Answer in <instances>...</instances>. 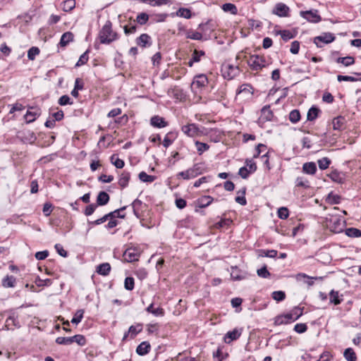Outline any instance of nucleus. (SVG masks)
Wrapping results in <instances>:
<instances>
[{"label": "nucleus", "instance_id": "1", "mask_svg": "<svg viewBox=\"0 0 361 361\" xmlns=\"http://www.w3.org/2000/svg\"><path fill=\"white\" fill-rule=\"evenodd\" d=\"M99 38L102 44H110L118 39V35L112 30V24L109 20L103 25Z\"/></svg>", "mask_w": 361, "mask_h": 361}, {"label": "nucleus", "instance_id": "2", "mask_svg": "<svg viewBox=\"0 0 361 361\" xmlns=\"http://www.w3.org/2000/svg\"><path fill=\"white\" fill-rule=\"evenodd\" d=\"M221 72L225 78L231 80L238 74L239 69L237 66L225 63L222 65Z\"/></svg>", "mask_w": 361, "mask_h": 361}, {"label": "nucleus", "instance_id": "3", "mask_svg": "<svg viewBox=\"0 0 361 361\" xmlns=\"http://www.w3.org/2000/svg\"><path fill=\"white\" fill-rule=\"evenodd\" d=\"M247 63L255 71L261 70L266 66V61L263 56L252 55L247 59Z\"/></svg>", "mask_w": 361, "mask_h": 361}, {"label": "nucleus", "instance_id": "4", "mask_svg": "<svg viewBox=\"0 0 361 361\" xmlns=\"http://www.w3.org/2000/svg\"><path fill=\"white\" fill-rule=\"evenodd\" d=\"M344 223V220L341 218L336 216H332L329 219L327 226L330 228L331 231L334 233H340L343 231Z\"/></svg>", "mask_w": 361, "mask_h": 361}, {"label": "nucleus", "instance_id": "5", "mask_svg": "<svg viewBox=\"0 0 361 361\" xmlns=\"http://www.w3.org/2000/svg\"><path fill=\"white\" fill-rule=\"evenodd\" d=\"M183 133L188 137H195L202 135V132L194 123L188 124L182 127Z\"/></svg>", "mask_w": 361, "mask_h": 361}, {"label": "nucleus", "instance_id": "6", "mask_svg": "<svg viewBox=\"0 0 361 361\" xmlns=\"http://www.w3.org/2000/svg\"><path fill=\"white\" fill-rule=\"evenodd\" d=\"M208 82L207 78L205 75H197L192 84H191V89L193 92H197L198 90H200L203 87H205Z\"/></svg>", "mask_w": 361, "mask_h": 361}, {"label": "nucleus", "instance_id": "7", "mask_svg": "<svg viewBox=\"0 0 361 361\" xmlns=\"http://www.w3.org/2000/svg\"><path fill=\"white\" fill-rule=\"evenodd\" d=\"M140 250L136 247L128 248L124 254V259L128 262H133L137 261L140 257Z\"/></svg>", "mask_w": 361, "mask_h": 361}, {"label": "nucleus", "instance_id": "8", "mask_svg": "<svg viewBox=\"0 0 361 361\" xmlns=\"http://www.w3.org/2000/svg\"><path fill=\"white\" fill-rule=\"evenodd\" d=\"M300 16L310 23H319L321 17L317 10L300 11Z\"/></svg>", "mask_w": 361, "mask_h": 361}, {"label": "nucleus", "instance_id": "9", "mask_svg": "<svg viewBox=\"0 0 361 361\" xmlns=\"http://www.w3.org/2000/svg\"><path fill=\"white\" fill-rule=\"evenodd\" d=\"M201 172L200 171V168L197 166H194L193 167L188 169L185 171H181L178 173V177H181L185 180H188L190 178H193L200 174Z\"/></svg>", "mask_w": 361, "mask_h": 361}, {"label": "nucleus", "instance_id": "10", "mask_svg": "<svg viewBox=\"0 0 361 361\" xmlns=\"http://www.w3.org/2000/svg\"><path fill=\"white\" fill-rule=\"evenodd\" d=\"M334 40V37L331 33H324L320 36H317L314 39V42L317 47H321L319 42H323L325 44L330 43Z\"/></svg>", "mask_w": 361, "mask_h": 361}, {"label": "nucleus", "instance_id": "11", "mask_svg": "<svg viewBox=\"0 0 361 361\" xmlns=\"http://www.w3.org/2000/svg\"><path fill=\"white\" fill-rule=\"evenodd\" d=\"M289 8L284 4H277L274 9L273 13L280 17H285L288 16Z\"/></svg>", "mask_w": 361, "mask_h": 361}, {"label": "nucleus", "instance_id": "12", "mask_svg": "<svg viewBox=\"0 0 361 361\" xmlns=\"http://www.w3.org/2000/svg\"><path fill=\"white\" fill-rule=\"evenodd\" d=\"M39 114L40 111L39 109L32 107L30 111H27L25 115V118L27 123H31L34 121Z\"/></svg>", "mask_w": 361, "mask_h": 361}, {"label": "nucleus", "instance_id": "13", "mask_svg": "<svg viewBox=\"0 0 361 361\" xmlns=\"http://www.w3.org/2000/svg\"><path fill=\"white\" fill-rule=\"evenodd\" d=\"M240 334L241 332L239 330L235 329L233 331L227 332L224 336V341L226 343H230L233 341L238 339Z\"/></svg>", "mask_w": 361, "mask_h": 361}, {"label": "nucleus", "instance_id": "14", "mask_svg": "<svg viewBox=\"0 0 361 361\" xmlns=\"http://www.w3.org/2000/svg\"><path fill=\"white\" fill-rule=\"evenodd\" d=\"M150 123L152 126L156 128H164L167 126V123L162 117L159 116H153L150 120Z\"/></svg>", "mask_w": 361, "mask_h": 361}, {"label": "nucleus", "instance_id": "15", "mask_svg": "<svg viewBox=\"0 0 361 361\" xmlns=\"http://www.w3.org/2000/svg\"><path fill=\"white\" fill-rule=\"evenodd\" d=\"M291 321H295V319H294L293 312H290L286 314L278 317L276 322L279 324H282L289 323Z\"/></svg>", "mask_w": 361, "mask_h": 361}, {"label": "nucleus", "instance_id": "16", "mask_svg": "<svg viewBox=\"0 0 361 361\" xmlns=\"http://www.w3.org/2000/svg\"><path fill=\"white\" fill-rule=\"evenodd\" d=\"M150 40L151 37L147 34H142L136 39V43L137 45L145 47L147 45H150Z\"/></svg>", "mask_w": 361, "mask_h": 361}, {"label": "nucleus", "instance_id": "17", "mask_svg": "<svg viewBox=\"0 0 361 361\" xmlns=\"http://www.w3.org/2000/svg\"><path fill=\"white\" fill-rule=\"evenodd\" d=\"M150 348L149 343L144 341L137 347L136 352L140 355H145L149 353Z\"/></svg>", "mask_w": 361, "mask_h": 361}, {"label": "nucleus", "instance_id": "18", "mask_svg": "<svg viewBox=\"0 0 361 361\" xmlns=\"http://www.w3.org/2000/svg\"><path fill=\"white\" fill-rule=\"evenodd\" d=\"M302 171L304 173L313 175L317 171L316 164L314 162H307L303 164Z\"/></svg>", "mask_w": 361, "mask_h": 361}, {"label": "nucleus", "instance_id": "19", "mask_svg": "<svg viewBox=\"0 0 361 361\" xmlns=\"http://www.w3.org/2000/svg\"><path fill=\"white\" fill-rule=\"evenodd\" d=\"M273 117L272 111L269 107L264 106L261 110L260 119L262 121H271Z\"/></svg>", "mask_w": 361, "mask_h": 361}, {"label": "nucleus", "instance_id": "20", "mask_svg": "<svg viewBox=\"0 0 361 361\" xmlns=\"http://www.w3.org/2000/svg\"><path fill=\"white\" fill-rule=\"evenodd\" d=\"M240 94H245V96L252 95V87L247 84H243L240 85L237 90V95Z\"/></svg>", "mask_w": 361, "mask_h": 361}, {"label": "nucleus", "instance_id": "21", "mask_svg": "<svg viewBox=\"0 0 361 361\" xmlns=\"http://www.w3.org/2000/svg\"><path fill=\"white\" fill-rule=\"evenodd\" d=\"M73 35L71 32H66L63 34L60 40V45L66 47L70 42L73 41Z\"/></svg>", "mask_w": 361, "mask_h": 361}, {"label": "nucleus", "instance_id": "22", "mask_svg": "<svg viewBox=\"0 0 361 361\" xmlns=\"http://www.w3.org/2000/svg\"><path fill=\"white\" fill-rule=\"evenodd\" d=\"M16 280L13 276H6L2 280V286L4 288H13L15 286Z\"/></svg>", "mask_w": 361, "mask_h": 361}, {"label": "nucleus", "instance_id": "23", "mask_svg": "<svg viewBox=\"0 0 361 361\" xmlns=\"http://www.w3.org/2000/svg\"><path fill=\"white\" fill-rule=\"evenodd\" d=\"M146 310L156 317H162L164 314V311L162 308L159 307L154 308L153 304L149 305Z\"/></svg>", "mask_w": 361, "mask_h": 361}, {"label": "nucleus", "instance_id": "24", "mask_svg": "<svg viewBox=\"0 0 361 361\" xmlns=\"http://www.w3.org/2000/svg\"><path fill=\"white\" fill-rule=\"evenodd\" d=\"M129 180H130V173L124 171L120 176V178L118 180V184L122 188H123L128 185Z\"/></svg>", "mask_w": 361, "mask_h": 361}, {"label": "nucleus", "instance_id": "25", "mask_svg": "<svg viewBox=\"0 0 361 361\" xmlns=\"http://www.w3.org/2000/svg\"><path fill=\"white\" fill-rule=\"evenodd\" d=\"M111 270V266L109 263H103L97 267V271L98 274L106 276Z\"/></svg>", "mask_w": 361, "mask_h": 361}, {"label": "nucleus", "instance_id": "26", "mask_svg": "<svg viewBox=\"0 0 361 361\" xmlns=\"http://www.w3.org/2000/svg\"><path fill=\"white\" fill-rule=\"evenodd\" d=\"M109 200V196L106 192H100L97 196V202L99 205H104Z\"/></svg>", "mask_w": 361, "mask_h": 361}, {"label": "nucleus", "instance_id": "27", "mask_svg": "<svg viewBox=\"0 0 361 361\" xmlns=\"http://www.w3.org/2000/svg\"><path fill=\"white\" fill-rule=\"evenodd\" d=\"M222 10L225 12H229L233 15L238 13V9L235 5L231 3H226L222 5Z\"/></svg>", "mask_w": 361, "mask_h": 361}, {"label": "nucleus", "instance_id": "28", "mask_svg": "<svg viewBox=\"0 0 361 361\" xmlns=\"http://www.w3.org/2000/svg\"><path fill=\"white\" fill-rule=\"evenodd\" d=\"M343 356L348 361H356L357 360V356L351 348H348L345 350Z\"/></svg>", "mask_w": 361, "mask_h": 361}, {"label": "nucleus", "instance_id": "29", "mask_svg": "<svg viewBox=\"0 0 361 361\" xmlns=\"http://www.w3.org/2000/svg\"><path fill=\"white\" fill-rule=\"evenodd\" d=\"M75 7V0H66L63 2L62 9L65 12H70Z\"/></svg>", "mask_w": 361, "mask_h": 361}, {"label": "nucleus", "instance_id": "30", "mask_svg": "<svg viewBox=\"0 0 361 361\" xmlns=\"http://www.w3.org/2000/svg\"><path fill=\"white\" fill-rule=\"evenodd\" d=\"M345 233L350 238H359L361 236V231L356 228H348L345 229Z\"/></svg>", "mask_w": 361, "mask_h": 361}, {"label": "nucleus", "instance_id": "31", "mask_svg": "<svg viewBox=\"0 0 361 361\" xmlns=\"http://www.w3.org/2000/svg\"><path fill=\"white\" fill-rule=\"evenodd\" d=\"M186 37L195 40H201L202 35L200 32L194 31L192 30L186 31Z\"/></svg>", "mask_w": 361, "mask_h": 361}, {"label": "nucleus", "instance_id": "32", "mask_svg": "<svg viewBox=\"0 0 361 361\" xmlns=\"http://www.w3.org/2000/svg\"><path fill=\"white\" fill-rule=\"evenodd\" d=\"M337 63H341L345 66H348L355 63V59L352 56L340 57L336 59Z\"/></svg>", "mask_w": 361, "mask_h": 361}, {"label": "nucleus", "instance_id": "33", "mask_svg": "<svg viewBox=\"0 0 361 361\" xmlns=\"http://www.w3.org/2000/svg\"><path fill=\"white\" fill-rule=\"evenodd\" d=\"M111 163L118 169H122L124 166V161L119 159L117 155L113 154L111 158Z\"/></svg>", "mask_w": 361, "mask_h": 361}, {"label": "nucleus", "instance_id": "34", "mask_svg": "<svg viewBox=\"0 0 361 361\" xmlns=\"http://www.w3.org/2000/svg\"><path fill=\"white\" fill-rule=\"evenodd\" d=\"M176 15L179 17H182L186 19H189L191 18V12L188 8H180L177 12Z\"/></svg>", "mask_w": 361, "mask_h": 361}, {"label": "nucleus", "instance_id": "35", "mask_svg": "<svg viewBox=\"0 0 361 361\" xmlns=\"http://www.w3.org/2000/svg\"><path fill=\"white\" fill-rule=\"evenodd\" d=\"M344 124V118L343 117L335 118L332 121L333 128L334 130H340Z\"/></svg>", "mask_w": 361, "mask_h": 361}, {"label": "nucleus", "instance_id": "36", "mask_svg": "<svg viewBox=\"0 0 361 361\" xmlns=\"http://www.w3.org/2000/svg\"><path fill=\"white\" fill-rule=\"evenodd\" d=\"M139 178L142 182L152 183L155 180V176H149L145 172L142 171L139 173Z\"/></svg>", "mask_w": 361, "mask_h": 361}, {"label": "nucleus", "instance_id": "37", "mask_svg": "<svg viewBox=\"0 0 361 361\" xmlns=\"http://www.w3.org/2000/svg\"><path fill=\"white\" fill-rule=\"evenodd\" d=\"M318 165L320 169L324 170L326 169L329 164H331V161L327 157H323L318 160Z\"/></svg>", "mask_w": 361, "mask_h": 361}, {"label": "nucleus", "instance_id": "38", "mask_svg": "<svg viewBox=\"0 0 361 361\" xmlns=\"http://www.w3.org/2000/svg\"><path fill=\"white\" fill-rule=\"evenodd\" d=\"M84 310H78L74 314L73 318L71 319L73 324H79L83 317Z\"/></svg>", "mask_w": 361, "mask_h": 361}, {"label": "nucleus", "instance_id": "39", "mask_svg": "<svg viewBox=\"0 0 361 361\" xmlns=\"http://www.w3.org/2000/svg\"><path fill=\"white\" fill-rule=\"evenodd\" d=\"M77 343L79 345L83 346L86 343V340L82 335H75L71 337V343Z\"/></svg>", "mask_w": 361, "mask_h": 361}, {"label": "nucleus", "instance_id": "40", "mask_svg": "<svg viewBox=\"0 0 361 361\" xmlns=\"http://www.w3.org/2000/svg\"><path fill=\"white\" fill-rule=\"evenodd\" d=\"M330 302L334 305H338L341 303V300L339 299L338 291L331 290L330 292Z\"/></svg>", "mask_w": 361, "mask_h": 361}, {"label": "nucleus", "instance_id": "41", "mask_svg": "<svg viewBox=\"0 0 361 361\" xmlns=\"http://www.w3.org/2000/svg\"><path fill=\"white\" fill-rule=\"evenodd\" d=\"M277 255V251L275 250H259V256L260 257H275Z\"/></svg>", "mask_w": 361, "mask_h": 361}, {"label": "nucleus", "instance_id": "42", "mask_svg": "<svg viewBox=\"0 0 361 361\" xmlns=\"http://www.w3.org/2000/svg\"><path fill=\"white\" fill-rule=\"evenodd\" d=\"M213 201V198L210 196H204L202 197L200 200V207H206L209 206Z\"/></svg>", "mask_w": 361, "mask_h": 361}, {"label": "nucleus", "instance_id": "43", "mask_svg": "<svg viewBox=\"0 0 361 361\" xmlns=\"http://www.w3.org/2000/svg\"><path fill=\"white\" fill-rule=\"evenodd\" d=\"M272 298L277 302L282 301L286 298V294L283 291L278 290L272 293Z\"/></svg>", "mask_w": 361, "mask_h": 361}, {"label": "nucleus", "instance_id": "44", "mask_svg": "<svg viewBox=\"0 0 361 361\" xmlns=\"http://www.w3.org/2000/svg\"><path fill=\"white\" fill-rule=\"evenodd\" d=\"M195 145L199 154H202L209 149V145L207 144L199 141L195 142Z\"/></svg>", "mask_w": 361, "mask_h": 361}, {"label": "nucleus", "instance_id": "45", "mask_svg": "<svg viewBox=\"0 0 361 361\" xmlns=\"http://www.w3.org/2000/svg\"><path fill=\"white\" fill-rule=\"evenodd\" d=\"M231 223H232V221L230 220L229 219H221V221H219V222H217L216 224H215L214 225V227L215 228L219 229V228H223L224 226H229Z\"/></svg>", "mask_w": 361, "mask_h": 361}, {"label": "nucleus", "instance_id": "46", "mask_svg": "<svg viewBox=\"0 0 361 361\" xmlns=\"http://www.w3.org/2000/svg\"><path fill=\"white\" fill-rule=\"evenodd\" d=\"M318 113H319V109L317 108H315V107L310 108L307 113V119L309 121L314 120L317 117Z\"/></svg>", "mask_w": 361, "mask_h": 361}, {"label": "nucleus", "instance_id": "47", "mask_svg": "<svg viewBox=\"0 0 361 361\" xmlns=\"http://www.w3.org/2000/svg\"><path fill=\"white\" fill-rule=\"evenodd\" d=\"M277 214H278L279 218H280L281 219H286L288 217L289 212H288V208H286L285 207H282L278 209Z\"/></svg>", "mask_w": 361, "mask_h": 361}, {"label": "nucleus", "instance_id": "48", "mask_svg": "<svg viewBox=\"0 0 361 361\" xmlns=\"http://www.w3.org/2000/svg\"><path fill=\"white\" fill-rule=\"evenodd\" d=\"M142 331V327L140 324L136 326H130L128 330V334H130V336L134 338L139 332Z\"/></svg>", "mask_w": 361, "mask_h": 361}, {"label": "nucleus", "instance_id": "49", "mask_svg": "<svg viewBox=\"0 0 361 361\" xmlns=\"http://www.w3.org/2000/svg\"><path fill=\"white\" fill-rule=\"evenodd\" d=\"M300 118V114L299 111L298 110H293L289 115V119L293 123L298 122Z\"/></svg>", "mask_w": 361, "mask_h": 361}, {"label": "nucleus", "instance_id": "50", "mask_svg": "<svg viewBox=\"0 0 361 361\" xmlns=\"http://www.w3.org/2000/svg\"><path fill=\"white\" fill-rule=\"evenodd\" d=\"M39 54V49L37 47H33L28 50L27 57L30 60H34L35 56Z\"/></svg>", "mask_w": 361, "mask_h": 361}, {"label": "nucleus", "instance_id": "51", "mask_svg": "<svg viewBox=\"0 0 361 361\" xmlns=\"http://www.w3.org/2000/svg\"><path fill=\"white\" fill-rule=\"evenodd\" d=\"M149 19V16L145 13H141L137 16V22L140 25L145 24Z\"/></svg>", "mask_w": 361, "mask_h": 361}, {"label": "nucleus", "instance_id": "52", "mask_svg": "<svg viewBox=\"0 0 361 361\" xmlns=\"http://www.w3.org/2000/svg\"><path fill=\"white\" fill-rule=\"evenodd\" d=\"M125 288L132 290L134 288V279L132 277H127L125 279Z\"/></svg>", "mask_w": 361, "mask_h": 361}, {"label": "nucleus", "instance_id": "53", "mask_svg": "<svg viewBox=\"0 0 361 361\" xmlns=\"http://www.w3.org/2000/svg\"><path fill=\"white\" fill-rule=\"evenodd\" d=\"M142 2L149 1V4L152 6H161L164 4H166L168 3V0H140Z\"/></svg>", "mask_w": 361, "mask_h": 361}, {"label": "nucleus", "instance_id": "54", "mask_svg": "<svg viewBox=\"0 0 361 361\" xmlns=\"http://www.w3.org/2000/svg\"><path fill=\"white\" fill-rule=\"evenodd\" d=\"M56 342L61 345H71L72 343L71 337H58Z\"/></svg>", "mask_w": 361, "mask_h": 361}, {"label": "nucleus", "instance_id": "55", "mask_svg": "<svg viewBox=\"0 0 361 361\" xmlns=\"http://www.w3.org/2000/svg\"><path fill=\"white\" fill-rule=\"evenodd\" d=\"M307 329V327L305 324H297L294 326V330L298 334H302L305 332Z\"/></svg>", "mask_w": 361, "mask_h": 361}, {"label": "nucleus", "instance_id": "56", "mask_svg": "<svg viewBox=\"0 0 361 361\" xmlns=\"http://www.w3.org/2000/svg\"><path fill=\"white\" fill-rule=\"evenodd\" d=\"M115 213H118V212H113L109 213V214L104 215L103 217H102L100 219H98L96 221H94L93 222V224H95V225L101 224L105 222L107 220V219L109 216H111V215H114Z\"/></svg>", "mask_w": 361, "mask_h": 361}, {"label": "nucleus", "instance_id": "57", "mask_svg": "<svg viewBox=\"0 0 361 361\" xmlns=\"http://www.w3.org/2000/svg\"><path fill=\"white\" fill-rule=\"evenodd\" d=\"M280 35H281L282 39L285 41H288V39L293 38V34L289 30L281 31Z\"/></svg>", "mask_w": 361, "mask_h": 361}, {"label": "nucleus", "instance_id": "58", "mask_svg": "<svg viewBox=\"0 0 361 361\" xmlns=\"http://www.w3.org/2000/svg\"><path fill=\"white\" fill-rule=\"evenodd\" d=\"M87 61H88V56H87V54L86 51L80 56L79 60L76 63V66H80L84 65L85 63H86L87 62Z\"/></svg>", "mask_w": 361, "mask_h": 361}, {"label": "nucleus", "instance_id": "59", "mask_svg": "<svg viewBox=\"0 0 361 361\" xmlns=\"http://www.w3.org/2000/svg\"><path fill=\"white\" fill-rule=\"evenodd\" d=\"M52 212L51 204L47 202L43 206V213L46 216H49Z\"/></svg>", "mask_w": 361, "mask_h": 361}, {"label": "nucleus", "instance_id": "60", "mask_svg": "<svg viewBox=\"0 0 361 361\" xmlns=\"http://www.w3.org/2000/svg\"><path fill=\"white\" fill-rule=\"evenodd\" d=\"M257 272V275L262 278H267L270 275V273L268 271L266 267L258 269Z\"/></svg>", "mask_w": 361, "mask_h": 361}, {"label": "nucleus", "instance_id": "61", "mask_svg": "<svg viewBox=\"0 0 361 361\" xmlns=\"http://www.w3.org/2000/svg\"><path fill=\"white\" fill-rule=\"evenodd\" d=\"M245 190H244L242 192L241 195L237 196L235 199V202L241 205H245L247 203L246 199L245 197Z\"/></svg>", "mask_w": 361, "mask_h": 361}, {"label": "nucleus", "instance_id": "62", "mask_svg": "<svg viewBox=\"0 0 361 361\" xmlns=\"http://www.w3.org/2000/svg\"><path fill=\"white\" fill-rule=\"evenodd\" d=\"M300 43L298 41H294L291 43L290 51L293 54H297L299 51Z\"/></svg>", "mask_w": 361, "mask_h": 361}, {"label": "nucleus", "instance_id": "63", "mask_svg": "<svg viewBox=\"0 0 361 361\" xmlns=\"http://www.w3.org/2000/svg\"><path fill=\"white\" fill-rule=\"evenodd\" d=\"M204 54V52L202 51H198L197 50H195L192 55V59L193 61L199 62L200 61V57L202 56H203Z\"/></svg>", "mask_w": 361, "mask_h": 361}, {"label": "nucleus", "instance_id": "64", "mask_svg": "<svg viewBox=\"0 0 361 361\" xmlns=\"http://www.w3.org/2000/svg\"><path fill=\"white\" fill-rule=\"evenodd\" d=\"M55 249L59 255L61 256L66 257L67 256V252L63 248L62 245L60 244L55 245Z\"/></svg>", "mask_w": 361, "mask_h": 361}]
</instances>
